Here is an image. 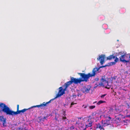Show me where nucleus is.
<instances>
[{
  "label": "nucleus",
  "mask_w": 130,
  "mask_h": 130,
  "mask_svg": "<svg viewBox=\"0 0 130 130\" xmlns=\"http://www.w3.org/2000/svg\"><path fill=\"white\" fill-rule=\"evenodd\" d=\"M125 60H129V62L130 60V54H128L126 55L125 54Z\"/></svg>",
  "instance_id": "14"
},
{
  "label": "nucleus",
  "mask_w": 130,
  "mask_h": 130,
  "mask_svg": "<svg viewBox=\"0 0 130 130\" xmlns=\"http://www.w3.org/2000/svg\"><path fill=\"white\" fill-rule=\"evenodd\" d=\"M80 124V123L79 122V121H78L77 122H76V124H77L79 125Z\"/></svg>",
  "instance_id": "27"
},
{
  "label": "nucleus",
  "mask_w": 130,
  "mask_h": 130,
  "mask_svg": "<svg viewBox=\"0 0 130 130\" xmlns=\"http://www.w3.org/2000/svg\"><path fill=\"white\" fill-rule=\"evenodd\" d=\"M86 107H87V106H86V107H84V108H86Z\"/></svg>",
  "instance_id": "35"
},
{
  "label": "nucleus",
  "mask_w": 130,
  "mask_h": 130,
  "mask_svg": "<svg viewBox=\"0 0 130 130\" xmlns=\"http://www.w3.org/2000/svg\"><path fill=\"white\" fill-rule=\"evenodd\" d=\"M81 82L80 78H76L73 77L71 78V80L66 83V84L68 87L70 85H71L73 83L75 84H77Z\"/></svg>",
  "instance_id": "6"
},
{
  "label": "nucleus",
  "mask_w": 130,
  "mask_h": 130,
  "mask_svg": "<svg viewBox=\"0 0 130 130\" xmlns=\"http://www.w3.org/2000/svg\"><path fill=\"white\" fill-rule=\"evenodd\" d=\"M75 104H76V103H75ZM75 104L73 102H72L71 104V105H72Z\"/></svg>",
  "instance_id": "29"
},
{
  "label": "nucleus",
  "mask_w": 130,
  "mask_h": 130,
  "mask_svg": "<svg viewBox=\"0 0 130 130\" xmlns=\"http://www.w3.org/2000/svg\"><path fill=\"white\" fill-rule=\"evenodd\" d=\"M121 121V119L119 118H117L115 120V121L117 123H118L120 122Z\"/></svg>",
  "instance_id": "17"
},
{
  "label": "nucleus",
  "mask_w": 130,
  "mask_h": 130,
  "mask_svg": "<svg viewBox=\"0 0 130 130\" xmlns=\"http://www.w3.org/2000/svg\"><path fill=\"white\" fill-rule=\"evenodd\" d=\"M79 94H78V95H77V96H79Z\"/></svg>",
  "instance_id": "36"
},
{
  "label": "nucleus",
  "mask_w": 130,
  "mask_h": 130,
  "mask_svg": "<svg viewBox=\"0 0 130 130\" xmlns=\"http://www.w3.org/2000/svg\"><path fill=\"white\" fill-rule=\"evenodd\" d=\"M96 114V112H93L92 113V114L91 115V116L92 117L94 118L93 117V116H95Z\"/></svg>",
  "instance_id": "21"
},
{
  "label": "nucleus",
  "mask_w": 130,
  "mask_h": 130,
  "mask_svg": "<svg viewBox=\"0 0 130 130\" xmlns=\"http://www.w3.org/2000/svg\"><path fill=\"white\" fill-rule=\"evenodd\" d=\"M91 87L88 86L87 87L85 86L82 89V91L84 93H88L90 90Z\"/></svg>",
  "instance_id": "11"
},
{
  "label": "nucleus",
  "mask_w": 130,
  "mask_h": 130,
  "mask_svg": "<svg viewBox=\"0 0 130 130\" xmlns=\"http://www.w3.org/2000/svg\"><path fill=\"white\" fill-rule=\"evenodd\" d=\"M4 103H0V107L1 108V109H2L4 108Z\"/></svg>",
  "instance_id": "20"
},
{
  "label": "nucleus",
  "mask_w": 130,
  "mask_h": 130,
  "mask_svg": "<svg viewBox=\"0 0 130 130\" xmlns=\"http://www.w3.org/2000/svg\"><path fill=\"white\" fill-rule=\"evenodd\" d=\"M66 112L64 111L63 112V114L62 116V117L60 119V121L61 123H64L65 124L68 123L69 121L66 117Z\"/></svg>",
  "instance_id": "8"
},
{
  "label": "nucleus",
  "mask_w": 130,
  "mask_h": 130,
  "mask_svg": "<svg viewBox=\"0 0 130 130\" xmlns=\"http://www.w3.org/2000/svg\"><path fill=\"white\" fill-rule=\"evenodd\" d=\"M64 87V88L63 89L62 87H61L59 88V90L58 92V93L56 95V97L55 98H56L58 97H60L61 95H63L64 93V91L66 90L67 88L68 87V86L65 83L63 85Z\"/></svg>",
  "instance_id": "5"
},
{
  "label": "nucleus",
  "mask_w": 130,
  "mask_h": 130,
  "mask_svg": "<svg viewBox=\"0 0 130 130\" xmlns=\"http://www.w3.org/2000/svg\"><path fill=\"white\" fill-rule=\"evenodd\" d=\"M106 95V94H104L102 95L101 96V97L102 98H104V96Z\"/></svg>",
  "instance_id": "24"
},
{
  "label": "nucleus",
  "mask_w": 130,
  "mask_h": 130,
  "mask_svg": "<svg viewBox=\"0 0 130 130\" xmlns=\"http://www.w3.org/2000/svg\"><path fill=\"white\" fill-rule=\"evenodd\" d=\"M95 107V106H91L89 107V108L90 109H92L94 108Z\"/></svg>",
  "instance_id": "22"
},
{
  "label": "nucleus",
  "mask_w": 130,
  "mask_h": 130,
  "mask_svg": "<svg viewBox=\"0 0 130 130\" xmlns=\"http://www.w3.org/2000/svg\"><path fill=\"white\" fill-rule=\"evenodd\" d=\"M115 59L114 60L115 62H111V63H112V64H111V65H112L115 64V62H117L118 61V58L117 57H116V58L115 57Z\"/></svg>",
  "instance_id": "18"
},
{
  "label": "nucleus",
  "mask_w": 130,
  "mask_h": 130,
  "mask_svg": "<svg viewBox=\"0 0 130 130\" xmlns=\"http://www.w3.org/2000/svg\"><path fill=\"white\" fill-rule=\"evenodd\" d=\"M102 125H101V124L100 123H98L95 124V128L96 129L98 128L100 129V130H105V129L104 128V126L103 124L102 123Z\"/></svg>",
  "instance_id": "10"
},
{
  "label": "nucleus",
  "mask_w": 130,
  "mask_h": 130,
  "mask_svg": "<svg viewBox=\"0 0 130 130\" xmlns=\"http://www.w3.org/2000/svg\"><path fill=\"white\" fill-rule=\"evenodd\" d=\"M106 102L105 101H104L102 100H100L99 101L98 103H97V104L98 105H100L101 104L103 103H105Z\"/></svg>",
  "instance_id": "19"
},
{
  "label": "nucleus",
  "mask_w": 130,
  "mask_h": 130,
  "mask_svg": "<svg viewBox=\"0 0 130 130\" xmlns=\"http://www.w3.org/2000/svg\"><path fill=\"white\" fill-rule=\"evenodd\" d=\"M116 94V93L115 92V93L114 94V95H115Z\"/></svg>",
  "instance_id": "31"
},
{
  "label": "nucleus",
  "mask_w": 130,
  "mask_h": 130,
  "mask_svg": "<svg viewBox=\"0 0 130 130\" xmlns=\"http://www.w3.org/2000/svg\"><path fill=\"white\" fill-rule=\"evenodd\" d=\"M109 65H106L105 66H101L99 68H93L92 70V74L89 73L87 74H85L83 73H78V74L81 77L80 78L81 82L84 81L87 82L90 77L94 76L97 73L100 72L99 71V70L100 68H104L105 67L109 66Z\"/></svg>",
  "instance_id": "2"
},
{
  "label": "nucleus",
  "mask_w": 130,
  "mask_h": 130,
  "mask_svg": "<svg viewBox=\"0 0 130 130\" xmlns=\"http://www.w3.org/2000/svg\"><path fill=\"white\" fill-rule=\"evenodd\" d=\"M71 128H71H72H72H73H73H73V127H72L71 128Z\"/></svg>",
  "instance_id": "34"
},
{
  "label": "nucleus",
  "mask_w": 130,
  "mask_h": 130,
  "mask_svg": "<svg viewBox=\"0 0 130 130\" xmlns=\"http://www.w3.org/2000/svg\"><path fill=\"white\" fill-rule=\"evenodd\" d=\"M88 119L86 121V126L88 128V127H91L92 125V123L93 122V119L94 118L92 117L91 116H89L88 117Z\"/></svg>",
  "instance_id": "7"
},
{
  "label": "nucleus",
  "mask_w": 130,
  "mask_h": 130,
  "mask_svg": "<svg viewBox=\"0 0 130 130\" xmlns=\"http://www.w3.org/2000/svg\"><path fill=\"white\" fill-rule=\"evenodd\" d=\"M126 117H128V118H130V114L129 115H127Z\"/></svg>",
  "instance_id": "28"
},
{
  "label": "nucleus",
  "mask_w": 130,
  "mask_h": 130,
  "mask_svg": "<svg viewBox=\"0 0 130 130\" xmlns=\"http://www.w3.org/2000/svg\"><path fill=\"white\" fill-rule=\"evenodd\" d=\"M115 56L113 55H111L108 56V57H107L106 58V60H111L112 59H114L115 58Z\"/></svg>",
  "instance_id": "15"
},
{
  "label": "nucleus",
  "mask_w": 130,
  "mask_h": 130,
  "mask_svg": "<svg viewBox=\"0 0 130 130\" xmlns=\"http://www.w3.org/2000/svg\"><path fill=\"white\" fill-rule=\"evenodd\" d=\"M51 100L48 102H47L46 103L44 102L42 104H41L40 105L33 106L28 109H24L20 110H19V105L18 104L17 105V111L16 112L10 110L9 108L5 104L4 105V108L2 109H0V112L1 113L3 112L5 113L7 115L13 116L14 115H16L20 114L21 112L23 113L27 110L34 107H38L39 108V107H41V109H42L43 107L46 106L47 104L50 103Z\"/></svg>",
  "instance_id": "1"
},
{
  "label": "nucleus",
  "mask_w": 130,
  "mask_h": 130,
  "mask_svg": "<svg viewBox=\"0 0 130 130\" xmlns=\"http://www.w3.org/2000/svg\"><path fill=\"white\" fill-rule=\"evenodd\" d=\"M47 117H44L42 118H41V120L44 121V119H46L47 118Z\"/></svg>",
  "instance_id": "23"
},
{
  "label": "nucleus",
  "mask_w": 130,
  "mask_h": 130,
  "mask_svg": "<svg viewBox=\"0 0 130 130\" xmlns=\"http://www.w3.org/2000/svg\"><path fill=\"white\" fill-rule=\"evenodd\" d=\"M99 80V78H96L95 79V80L96 81H98Z\"/></svg>",
  "instance_id": "26"
},
{
  "label": "nucleus",
  "mask_w": 130,
  "mask_h": 130,
  "mask_svg": "<svg viewBox=\"0 0 130 130\" xmlns=\"http://www.w3.org/2000/svg\"><path fill=\"white\" fill-rule=\"evenodd\" d=\"M105 58V55L102 54L99 56V57L97 58V60H98L100 61L101 65H102L105 62L104 60Z\"/></svg>",
  "instance_id": "9"
},
{
  "label": "nucleus",
  "mask_w": 130,
  "mask_h": 130,
  "mask_svg": "<svg viewBox=\"0 0 130 130\" xmlns=\"http://www.w3.org/2000/svg\"><path fill=\"white\" fill-rule=\"evenodd\" d=\"M116 77H117L116 76H114L112 78V80H115L116 79Z\"/></svg>",
  "instance_id": "25"
},
{
  "label": "nucleus",
  "mask_w": 130,
  "mask_h": 130,
  "mask_svg": "<svg viewBox=\"0 0 130 130\" xmlns=\"http://www.w3.org/2000/svg\"><path fill=\"white\" fill-rule=\"evenodd\" d=\"M73 96L74 97H76V95H73Z\"/></svg>",
  "instance_id": "30"
},
{
  "label": "nucleus",
  "mask_w": 130,
  "mask_h": 130,
  "mask_svg": "<svg viewBox=\"0 0 130 130\" xmlns=\"http://www.w3.org/2000/svg\"><path fill=\"white\" fill-rule=\"evenodd\" d=\"M59 115L57 113H55V119L56 121L59 122V121L58 120V118H59Z\"/></svg>",
  "instance_id": "16"
},
{
  "label": "nucleus",
  "mask_w": 130,
  "mask_h": 130,
  "mask_svg": "<svg viewBox=\"0 0 130 130\" xmlns=\"http://www.w3.org/2000/svg\"><path fill=\"white\" fill-rule=\"evenodd\" d=\"M120 59L121 62L124 63L129 62V60H125V54L121 56L120 57Z\"/></svg>",
  "instance_id": "12"
},
{
  "label": "nucleus",
  "mask_w": 130,
  "mask_h": 130,
  "mask_svg": "<svg viewBox=\"0 0 130 130\" xmlns=\"http://www.w3.org/2000/svg\"><path fill=\"white\" fill-rule=\"evenodd\" d=\"M96 102H94L93 103V104H94L95 103H96Z\"/></svg>",
  "instance_id": "33"
},
{
  "label": "nucleus",
  "mask_w": 130,
  "mask_h": 130,
  "mask_svg": "<svg viewBox=\"0 0 130 130\" xmlns=\"http://www.w3.org/2000/svg\"><path fill=\"white\" fill-rule=\"evenodd\" d=\"M104 117L105 120L104 121L102 120L101 123L103 124L104 127L110 125L112 123L113 119L111 118L109 115H105Z\"/></svg>",
  "instance_id": "3"
},
{
  "label": "nucleus",
  "mask_w": 130,
  "mask_h": 130,
  "mask_svg": "<svg viewBox=\"0 0 130 130\" xmlns=\"http://www.w3.org/2000/svg\"><path fill=\"white\" fill-rule=\"evenodd\" d=\"M82 118V117H80V118H78L79 119H81Z\"/></svg>",
  "instance_id": "32"
},
{
  "label": "nucleus",
  "mask_w": 130,
  "mask_h": 130,
  "mask_svg": "<svg viewBox=\"0 0 130 130\" xmlns=\"http://www.w3.org/2000/svg\"><path fill=\"white\" fill-rule=\"evenodd\" d=\"M101 85L104 87H105L106 88L109 89L111 86L109 85V82L106 80L105 75L103 76L101 79Z\"/></svg>",
  "instance_id": "4"
},
{
  "label": "nucleus",
  "mask_w": 130,
  "mask_h": 130,
  "mask_svg": "<svg viewBox=\"0 0 130 130\" xmlns=\"http://www.w3.org/2000/svg\"><path fill=\"white\" fill-rule=\"evenodd\" d=\"M6 119L3 116H0V122L3 123V124L4 126H6L5 125L6 122Z\"/></svg>",
  "instance_id": "13"
}]
</instances>
